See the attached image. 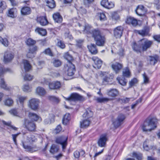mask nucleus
Returning <instances> with one entry per match:
<instances>
[{"label":"nucleus","instance_id":"nucleus-1","mask_svg":"<svg viewBox=\"0 0 160 160\" xmlns=\"http://www.w3.org/2000/svg\"><path fill=\"white\" fill-rule=\"evenodd\" d=\"M157 120L155 117H149L145 120L142 126L143 131H150L156 127Z\"/></svg>","mask_w":160,"mask_h":160},{"label":"nucleus","instance_id":"nucleus-2","mask_svg":"<svg viewBox=\"0 0 160 160\" xmlns=\"http://www.w3.org/2000/svg\"><path fill=\"white\" fill-rule=\"evenodd\" d=\"M36 139V138L34 136L29 135L27 136V141H22V145L26 151L32 152L37 150V148L36 146H34L32 147L27 145L28 143H31L33 142H35Z\"/></svg>","mask_w":160,"mask_h":160},{"label":"nucleus","instance_id":"nucleus-3","mask_svg":"<svg viewBox=\"0 0 160 160\" xmlns=\"http://www.w3.org/2000/svg\"><path fill=\"white\" fill-rule=\"evenodd\" d=\"M96 42V44L98 46H103L105 42L104 36H102L101 32L98 28L95 29L92 32V36Z\"/></svg>","mask_w":160,"mask_h":160},{"label":"nucleus","instance_id":"nucleus-4","mask_svg":"<svg viewBox=\"0 0 160 160\" xmlns=\"http://www.w3.org/2000/svg\"><path fill=\"white\" fill-rule=\"evenodd\" d=\"M64 69L68 76H72L76 72L75 66L72 63L69 62L68 63H66L64 66Z\"/></svg>","mask_w":160,"mask_h":160},{"label":"nucleus","instance_id":"nucleus-5","mask_svg":"<svg viewBox=\"0 0 160 160\" xmlns=\"http://www.w3.org/2000/svg\"><path fill=\"white\" fill-rule=\"evenodd\" d=\"M68 137L66 136H61L57 137L55 139V142L62 146L63 150L65 149L67 145Z\"/></svg>","mask_w":160,"mask_h":160},{"label":"nucleus","instance_id":"nucleus-6","mask_svg":"<svg viewBox=\"0 0 160 160\" xmlns=\"http://www.w3.org/2000/svg\"><path fill=\"white\" fill-rule=\"evenodd\" d=\"M64 98L67 100L68 101H83L84 100V98L76 93H73L68 98L64 97Z\"/></svg>","mask_w":160,"mask_h":160},{"label":"nucleus","instance_id":"nucleus-7","mask_svg":"<svg viewBox=\"0 0 160 160\" xmlns=\"http://www.w3.org/2000/svg\"><path fill=\"white\" fill-rule=\"evenodd\" d=\"M40 101L37 98H32L30 100L28 103V106L32 109L36 110L38 109Z\"/></svg>","mask_w":160,"mask_h":160},{"label":"nucleus","instance_id":"nucleus-8","mask_svg":"<svg viewBox=\"0 0 160 160\" xmlns=\"http://www.w3.org/2000/svg\"><path fill=\"white\" fill-rule=\"evenodd\" d=\"M125 118V116L122 114H119L117 119L113 122V124L115 128H118L122 124Z\"/></svg>","mask_w":160,"mask_h":160},{"label":"nucleus","instance_id":"nucleus-9","mask_svg":"<svg viewBox=\"0 0 160 160\" xmlns=\"http://www.w3.org/2000/svg\"><path fill=\"white\" fill-rule=\"evenodd\" d=\"M108 139L106 134H104L101 135L98 142V146L101 147H105Z\"/></svg>","mask_w":160,"mask_h":160},{"label":"nucleus","instance_id":"nucleus-10","mask_svg":"<svg viewBox=\"0 0 160 160\" xmlns=\"http://www.w3.org/2000/svg\"><path fill=\"white\" fill-rule=\"evenodd\" d=\"M123 28L120 26L115 28L113 30L114 36L117 38H120L122 36Z\"/></svg>","mask_w":160,"mask_h":160},{"label":"nucleus","instance_id":"nucleus-11","mask_svg":"<svg viewBox=\"0 0 160 160\" xmlns=\"http://www.w3.org/2000/svg\"><path fill=\"white\" fill-rule=\"evenodd\" d=\"M95 29H93L92 27L88 24L85 23L83 30V33L88 35L92 36V32Z\"/></svg>","mask_w":160,"mask_h":160},{"label":"nucleus","instance_id":"nucleus-12","mask_svg":"<svg viewBox=\"0 0 160 160\" xmlns=\"http://www.w3.org/2000/svg\"><path fill=\"white\" fill-rule=\"evenodd\" d=\"M24 125L26 128L30 131H34L36 129V126L32 122H29L27 120L25 121Z\"/></svg>","mask_w":160,"mask_h":160},{"label":"nucleus","instance_id":"nucleus-13","mask_svg":"<svg viewBox=\"0 0 160 160\" xmlns=\"http://www.w3.org/2000/svg\"><path fill=\"white\" fill-rule=\"evenodd\" d=\"M142 43V48L143 51L146 50L149 48L152 43V41L146 39H143L141 40Z\"/></svg>","mask_w":160,"mask_h":160},{"label":"nucleus","instance_id":"nucleus-14","mask_svg":"<svg viewBox=\"0 0 160 160\" xmlns=\"http://www.w3.org/2000/svg\"><path fill=\"white\" fill-rule=\"evenodd\" d=\"M9 113L12 115L14 116H18L22 117L24 116L26 113V111L25 108H23L22 111L21 113L17 111L16 109H12L9 111Z\"/></svg>","mask_w":160,"mask_h":160},{"label":"nucleus","instance_id":"nucleus-15","mask_svg":"<svg viewBox=\"0 0 160 160\" xmlns=\"http://www.w3.org/2000/svg\"><path fill=\"white\" fill-rule=\"evenodd\" d=\"M14 54L9 51L6 52L4 56V61L5 62H10L13 59Z\"/></svg>","mask_w":160,"mask_h":160},{"label":"nucleus","instance_id":"nucleus-16","mask_svg":"<svg viewBox=\"0 0 160 160\" xmlns=\"http://www.w3.org/2000/svg\"><path fill=\"white\" fill-rule=\"evenodd\" d=\"M38 50V47L35 46L32 48L29 49L28 52L27 54V57L28 58H32L35 57V54Z\"/></svg>","mask_w":160,"mask_h":160},{"label":"nucleus","instance_id":"nucleus-17","mask_svg":"<svg viewBox=\"0 0 160 160\" xmlns=\"http://www.w3.org/2000/svg\"><path fill=\"white\" fill-rule=\"evenodd\" d=\"M26 96H23L20 95H18L17 96V98L16 99V102L18 103H19L20 105L23 107L24 102L27 100Z\"/></svg>","mask_w":160,"mask_h":160},{"label":"nucleus","instance_id":"nucleus-18","mask_svg":"<svg viewBox=\"0 0 160 160\" xmlns=\"http://www.w3.org/2000/svg\"><path fill=\"white\" fill-rule=\"evenodd\" d=\"M112 68L116 73L119 72L122 68V65L118 62H116L112 65Z\"/></svg>","mask_w":160,"mask_h":160},{"label":"nucleus","instance_id":"nucleus-19","mask_svg":"<svg viewBox=\"0 0 160 160\" xmlns=\"http://www.w3.org/2000/svg\"><path fill=\"white\" fill-rule=\"evenodd\" d=\"M92 59L95 64V66L93 67L95 68H100L102 64V61L99 58L96 57H93Z\"/></svg>","mask_w":160,"mask_h":160},{"label":"nucleus","instance_id":"nucleus-20","mask_svg":"<svg viewBox=\"0 0 160 160\" xmlns=\"http://www.w3.org/2000/svg\"><path fill=\"white\" fill-rule=\"evenodd\" d=\"M28 116L29 118L32 120L37 121L39 122H41L42 121L41 118L35 113L30 112Z\"/></svg>","mask_w":160,"mask_h":160},{"label":"nucleus","instance_id":"nucleus-21","mask_svg":"<svg viewBox=\"0 0 160 160\" xmlns=\"http://www.w3.org/2000/svg\"><path fill=\"white\" fill-rule=\"evenodd\" d=\"M49 87L50 89H56L59 88L61 86L60 82L56 81L49 83Z\"/></svg>","mask_w":160,"mask_h":160},{"label":"nucleus","instance_id":"nucleus-22","mask_svg":"<svg viewBox=\"0 0 160 160\" xmlns=\"http://www.w3.org/2000/svg\"><path fill=\"white\" fill-rule=\"evenodd\" d=\"M148 59L151 65H154L158 62V57L157 55L154 56H149Z\"/></svg>","mask_w":160,"mask_h":160},{"label":"nucleus","instance_id":"nucleus-23","mask_svg":"<svg viewBox=\"0 0 160 160\" xmlns=\"http://www.w3.org/2000/svg\"><path fill=\"white\" fill-rule=\"evenodd\" d=\"M53 18L55 22L58 23H61L62 21V17L58 12L54 13L53 15Z\"/></svg>","mask_w":160,"mask_h":160},{"label":"nucleus","instance_id":"nucleus-24","mask_svg":"<svg viewBox=\"0 0 160 160\" xmlns=\"http://www.w3.org/2000/svg\"><path fill=\"white\" fill-rule=\"evenodd\" d=\"M37 21L42 26H45L48 23L46 16L40 17L37 18Z\"/></svg>","mask_w":160,"mask_h":160},{"label":"nucleus","instance_id":"nucleus-25","mask_svg":"<svg viewBox=\"0 0 160 160\" xmlns=\"http://www.w3.org/2000/svg\"><path fill=\"white\" fill-rule=\"evenodd\" d=\"M145 11V7L141 5H138L135 10L137 14L139 16L142 15Z\"/></svg>","mask_w":160,"mask_h":160},{"label":"nucleus","instance_id":"nucleus-26","mask_svg":"<svg viewBox=\"0 0 160 160\" xmlns=\"http://www.w3.org/2000/svg\"><path fill=\"white\" fill-rule=\"evenodd\" d=\"M91 121L89 119H85L80 122V127L82 128H86L89 126Z\"/></svg>","mask_w":160,"mask_h":160},{"label":"nucleus","instance_id":"nucleus-27","mask_svg":"<svg viewBox=\"0 0 160 160\" xmlns=\"http://www.w3.org/2000/svg\"><path fill=\"white\" fill-rule=\"evenodd\" d=\"M0 85L2 88L7 91H10L12 89L11 87L7 86L5 84L4 79L3 78H1L0 79Z\"/></svg>","mask_w":160,"mask_h":160},{"label":"nucleus","instance_id":"nucleus-28","mask_svg":"<svg viewBox=\"0 0 160 160\" xmlns=\"http://www.w3.org/2000/svg\"><path fill=\"white\" fill-rule=\"evenodd\" d=\"M88 47L89 51L93 54H96L98 52V51L96 48V46L94 44H91L88 45Z\"/></svg>","mask_w":160,"mask_h":160},{"label":"nucleus","instance_id":"nucleus-29","mask_svg":"<svg viewBox=\"0 0 160 160\" xmlns=\"http://www.w3.org/2000/svg\"><path fill=\"white\" fill-rule=\"evenodd\" d=\"M17 11V9L16 8H11L8 11V16L12 18L15 17L16 16V14Z\"/></svg>","mask_w":160,"mask_h":160},{"label":"nucleus","instance_id":"nucleus-30","mask_svg":"<svg viewBox=\"0 0 160 160\" xmlns=\"http://www.w3.org/2000/svg\"><path fill=\"white\" fill-rule=\"evenodd\" d=\"M93 115V113L91 110L89 109H87L86 112L83 115V118H87L88 119H89V118L92 117Z\"/></svg>","mask_w":160,"mask_h":160},{"label":"nucleus","instance_id":"nucleus-31","mask_svg":"<svg viewBox=\"0 0 160 160\" xmlns=\"http://www.w3.org/2000/svg\"><path fill=\"white\" fill-rule=\"evenodd\" d=\"M4 105L8 107L12 106L14 104L13 100L11 98H8L4 101Z\"/></svg>","mask_w":160,"mask_h":160},{"label":"nucleus","instance_id":"nucleus-32","mask_svg":"<svg viewBox=\"0 0 160 160\" xmlns=\"http://www.w3.org/2000/svg\"><path fill=\"white\" fill-rule=\"evenodd\" d=\"M149 31V28L148 27H146L142 30H137L136 32L142 36H145L148 34Z\"/></svg>","mask_w":160,"mask_h":160},{"label":"nucleus","instance_id":"nucleus-33","mask_svg":"<svg viewBox=\"0 0 160 160\" xmlns=\"http://www.w3.org/2000/svg\"><path fill=\"white\" fill-rule=\"evenodd\" d=\"M22 63L26 71H28L31 69L32 66L28 60H23Z\"/></svg>","mask_w":160,"mask_h":160},{"label":"nucleus","instance_id":"nucleus-34","mask_svg":"<svg viewBox=\"0 0 160 160\" xmlns=\"http://www.w3.org/2000/svg\"><path fill=\"white\" fill-rule=\"evenodd\" d=\"M31 12L30 8L28 7H24L22 8L21 10V13L22 15H27L30 14Z\"/></svg>","mask_w":160,"mask_h":160},{"label":"nucleus","instance_id":"nucleus-35","mask_svg":"<svg viewBox=\"0 0 160 160\" xmlns=\"http://www.w3.org/2000/svg\"><path fill=\"white\" fill-rule=\"evenodd\" d=\"M71 119L70 114L68 113H66L62 119V123L64 125L67 124Z\"/></svg>","mask_w":160,"mask_h":160},{"label":"nucleus","instance_id":"nucleus-36","mask_svg":"<svg viewBox=\"0 0 160 160\" xmlns=\"http://www.w3.org/2000/svg\"><path fill=\"white\" fill-rule=\"evenodd\" d=\"M54 121V116L53 115H50L49 117L46 118L44 120L45 124H50Z\"/></svg>","mask_w":160,"mask_h":160},{"label":"nucleus","instance_id":"nucleus-37","mask_svg":"<svg viewBox=\"0 0 160 160\" xmlns=\"http://www.w3.org/2000/svg\"><path fill=\"white\" fill-rule=\"evenodd\" d=\"M35 32L42 36H44L47 34L46 29L39 28H37L35 29Z\"/></svg>","mask_w":160,"mask_h":160},{"label":"nucleus","instance_id":"nucleus-38","mask_svg":"<svg viewBox=\"0 0 160 160\" xmlns=\"http://www.w3.org/2000/svg\"><path fill=\"white\" fill-rule=\"evenodd\" d=\"M36 92L40 96H43L46 93V91L43 88L38 87L36 89Z\"/></svg>","mask_w":160,"mask_h":160},{"label":"nucleus","instance_id":"nucleus-39","mask_svg":"<svg viewBox=\"0 0 160 160\" xmlns=\"http://www.w3.org/2000/svg\"><path fill=\"white\" fill-rule=\"evenodd\" d=\"M47 5L50 8H53L56 6L54 0H45Z\"/></svg>","mask_w":160,"mask_h":160},{"label":"nucleus","instance_id":"nucleus-40","mask_svg":"<svg viewBox=\"0 0 160 160\" xmlns=\"http://www.w3.org/2000/svg\"><path fill=\"white\" fill-rule=\"evenodd\" d=\"M108 95L112 97L116 96L118 94V91L116 89H111L108 92Z\"/></svg>","mask_w":160,"mask_h":160},{"label":"nucleus","instance_id":"nucleus-41","mask_svg":"<svg viewBox=\"0 0 160 160\" xmlns=\"http://www.w3.org/2000/svg\"><path fill=\"white\" fill-rule=\"evenodd\" d=\"M122 75L123 77L129 78L131 76V72L128 68H124L122 71Z\"/></svg>","mask_w":160,"mask_h":160},{"label":"nucleus","instance_id":"nucleus-42","mask_svg":"<svg viewBox=\"0 0 160 160\" xmlns=\"http://www.w3.org/2000/svg\"><path fill=\"white\" fill-rule=\"evenodd\" d=\"M132 47L133 50L137 52H140L141 46L138 45L135 42H133Z\"/></svg>","mask_w":160,"mask_h":160},{"label":"nucleus","instance_id":"nucleus-43","mask_svg":"<svg viewBox=\"0 0 160 160\" xmlns=\"http://www.w3.org/2000/svg\"><path fill=\"white\" fill-rule=\"evenodd\" d=\"M64 58L67 60L66 63H68L69 62L72 63L73 58L72 56L70 55L68 52L65 53L64 55Z\"/></svg>","mask_w":160,"mask_h":160},{"label":"nucleus","instance_id":"nucleus-44","mask_svg":"<svg viewBox=\"0 0 160 160\" xmlns=\"http://www.w3.org/2000/svg\"><path fill=\"white\" fill-rule=\"evenodd\" d=\"M97 16L99 18L101 21H104L106 20L107 18L105 13L103 12H98Z\"/></svg>","mask_w":160,"mask_h":160},{"label":"nucleus","instance_id":"nucleus-45","mask_svg":"<svg viewBox=\"0 0 160 160\" xmlns=\"http://www.w3.org/2000/svg\"><path fill=\"white\" fill-rule=\"evenodd\" d=\"M25 42L28 46H31L34 45L36 43V42L31 38H29L26 40Z\"/></svg>","mask_w":160,"mask_h":160},{"label":"nucleus","instance_id":"nucleus-46","mask_svg":"<svg viewBox=\"0 0 160 160\" xmlns=\"http://www.w3.org/2000/svg\"><path fill=\"white\" fill-rule=\"evenodd\" d=\"M32 88V87L28 84L24 85L22 88L23 91L26 92H31Z\"/></svg>","mask_w":160,"mask_h":160},{"label":"nucleus","instance_id":"nucleus-47","mask_svg":"<svg viewBox=\"0 0 160 160\" xmlns=\"http://www.w3.org/2000/svg\"><path fill=\"white\" fill-rule=\"evenodd\" d=\"M52 63L54 66L56 67L60 66L62 64V62L61 61L56 59H53L52 62Z\"/></svg>","mask_w":160,"mask_h":160},{"label":"nucleus","instance_id":"nucleus-48","mask_svg":"<svg viewBox=\"0 0 160 160\" xmlns=\"http://www.w3.org/2000/svg\"><path fill=\"white\" fill-rule=\"evenodd\" d=\"M112 78H110V77H105L103 79V83L104 84H109L110 82H112Z\"/></svg>","mask_w":160,"mask_h":160},{"label":"nucleus","instance_id":"nucleus-49","mask_svg":"<svg viewBox=\"0 0 160 160\" xmlns=\"http://www.w3.org/2000/svg\"><path fill=\"white\" fill-rule=\"evenodd\" d=\"M7 5L6 2L2 1L0 2V12L2 13L4 10L6 9Z\"/></svg>","mask_w":160,"mask_h":160},{"label":"nucleus","instance_id":"nucleus-50","mask_svg":"<svg viewBox=\"0 0 160 160\" xmlns=\"http://www.w3.org/2000/svg\"><path fill=\"white\" fill-rule=\"evenodd\" d=\"M117 80L120 84L123 86L125 85L127 82V80L123 78H120L118 77L117 78Z\"/></svg>","mask_w":160,"mask_h":160},{"label":"nucleus","instance_id":"nucleus-51","mask_svg":"<svg viewBox=\"0 0 160 160\" xmlns=\"http://www.w3.org/2000/svg\"><path fill=\"white\" fill-rule=\"evenodd\" d=\"M58 150L57 146L55 144H53L51 147L50 152L51 153L54 154L57 152Z\"/></svg>","mask_w":160,"mask_h":160},{"label":"nucleus","instance_id":"nucleus-52","mask_svg":"<svg viewBox=\"0 0 160 160\" xmlns=\"http://www.w3.org/2000/svg\"><path fill=\"white\" fill-rule=\"evenodd\" d=\"M0 42L5 46H8V41L6 38H3L0 37Z\"/></svg>","mask_w":160,"mask_h":160},{"label":"nucleus","instance_id":"nucleus-53","mask_svg":"<svg viewBox=\"0 0 160 160\" xmlns=\"http://www.w3.org/2000/svg\"><path fill=\"white\" fill-rule=\"evenodd\" d=\"M48 98L49 100L54 102L58 103L59 102V98L54 96H49L48 97Z\"/></svg>","mask_w":160,"mask_h":160},{"label":"nucleus","instance_id":"nucleus-54","mask_svg":"<svg viewBox=\"0 0 160 160\" xmlns=\"http://www.w3.org/2000/svg\"><path fill=\"white\" fill-rule=\"evenodd\" d=\"M96 100L98 102L102 103L108 101L109 99L105 98H97L96 99Z\"/></svg>","mask_w":160,"mask_h":160},{"label":"nucleus","instance_id":"nucleus-55","mask_svg":"<svg viewBox=\"0 0 160 160\" xmlns=\"http://www.w3.org/2000/svg\"><path fill=\"white\" fill-rule=\"evenodd\" d=\"M132 156L135 157L138 160H141L142 159V155L140 153H137L135 152H133L132 154Z\"/></svg>","mask_w":160,"mask_h":160},{"label":"nucleus","instance_id":"nucleus-56","mask_svg":"<svg viewBox=\"0 0 160 160\" xmlns=\"http://www.w3.org/2000/svg\"><path fill=\"white\" fill-rule=\"evenodd\" d=\"M57 46L62 49H64L65 47V45L64 42L60 40H59L57 43Z\"/></svg>","mask_w":160,"mask_h":160},{"label":"nucleus","instance_id":"nucleus-57","mask_svg":"<svg viewBox=\"0 0 160 160\" xmlns=\"http://www.w3.org/2000/svg\"><path fill=\"white\" fill-rule=\"evenodd\" d=\"M20 133H18L16 134H12V139L14 142V144L16 145H17L16 138L18 136V135H19Z\"/></svg>","mask_w":160,"mask_h":160},{"label":"nucleus","instance_id":"nucleus-58","mask_svg":"<svg viewBox=\"0 0 160 160\" xmlns=\"http://www.w3.org/2000/svg\"><path fill=\"white\" fill-rule=\"evenodd\" d=\"M114 6V4L113 2L108 1L105 8L109 9L113 8Z\"/></svg>","mask_w":160,"mask_h":160},{"label":"nucleus","instance_id":"nucleus-59","mask_svg":"<svg viewBox=\"0 0 160 160\" xmlns=\"http://www.w3.org/2000/svg\"><path fill=\"white\" fill-rule=\"evenodd\" d=\"M33 78V76L28 74H25L24 77V80L25 81H30L32 80Z\"/></svg>","mask_w":160,"mask_h":160},{"label":"nucleus","instance_id":"nucleus-60","mask_svg":"<svg viewBox=\"0 0 160 160\" xmlns=\"http://www.w3.org/2000/svg\"><path fill=\"white\" fill-rule=\"evenodd\" d=\"M8 69V68H4L0 64V76L5 73Z\"/></svg>","mask_w":160,"mask_h":160},{"label":"nucleus","instance_id":"nucleus-61","mask_svg":"<svg viewBox=\"0 0 160 160\" xmlns=\"http://www.w3.org/2000/svg\"><path fill=\"white\" fill-rule=\"evenodd\" d=\"M112 18L115 20H118L119 18V16L118 14L116 12H114L112 13Z\"/></svg>","mask_w":160,"mask_h":160},{"label":"nucleus","instance_id":"nucleus-62","mask_svg":"<svg viewBox=\"0 0 160 160\" xmlns=\"http://www.w3.org/2000/svg\"><path fill=\"white\" fill-rule=\"evenodd\" d=\"M143 78L144 83L145 84L148 83L149 82V78L145 73L142 75Z\"/></svg>","mask_w":160,"mask_h":160},{"label":"nucleus","instance_id":"nucleus-63","mask_svg":"<svg viewBox=\"0 0 160 160\" xmlns=\"http://www.w3.org/2000/svg\"><path fill=\"white\" fill-rule=\"evenodd\" d=\"M45 54L51 56H53V54L49 48L46 49L43 52Z\"/></svg>","mask_w":160,"mask_h":160},{"label":"nucleus","instance_id":"nucleus-64","mask_svg":"<svg viewBox=\"0 0 160 160\" xmlns=\"http://www.w3.org/2000/svg\"><path fill=\"white\" fill-rule=\"evenodd\" d=\"M64 36L66 38H68L70 39H71L73 38L72 35L70 34L69 31L68 30L65 32Z\"/></svg>","mask_w":160,"mask_h":160}]
</instances>
